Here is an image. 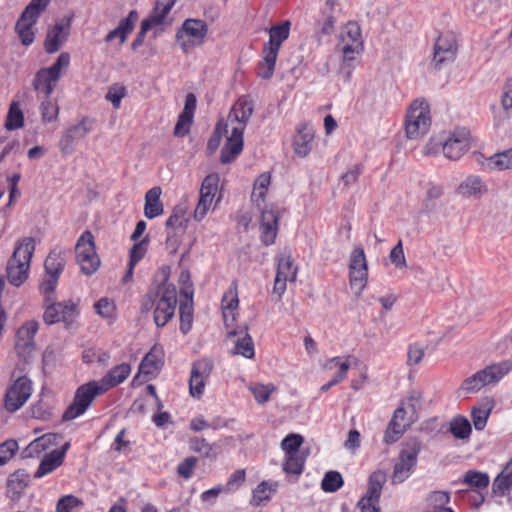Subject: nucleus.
Segmentation results:
<instances>
[{
	"instance_id": "nucleus-1",
	"label": "nucleus",
	"mask_w": 512,
	"mask_h": 512,
	"mask_svg": "<svg viewBox=\"0 0 512 512\" xmlns=\"http://www.w3.org/2000/svg\"><path fill=\"white\" fill-rule=\"evenodd\" d=\"M169 269L161 268L155 276L157 290L155 297H159L154 310V322L157 327H164L174 316L177 305L176 287L168 284Z\"/></svg>"
},
{
	"instance_id": "nucleus-2",
	"label": "nucleus",
	"mask_w": 512,
	"mask_h": 512,
	"mask_svg": "<svg viewBox=\"0 0 512 512\" xmlns=\"http://www.w3.org/2000/svg\"><path fill=\"white\" fill-rule=\"evenodd\" d=\"M34 251L35 240L32 237H25L16 244L6 268L7 279L11 285L19 287L28 278L30 262Z\"/></svg>"
},
{
	"instance_id": "nucleus-3",
	"label": "nucleus",
	"mask_w": 512,
	"mask_h": 512,
	"mask_svg": "<svg viewBox=\"0 0 512 512\" xmlns=\"http://www.w3.org/2000/svg\"><path fill=\"white\" fill-rule=\"evenodd\" d=\"M289 32V21L269 29V41L264 45L262 61L257 65V75L260 78L267 80L273 76L279 49L282 43L289 37Z\"/></svg>"
},
{
	"instance_id": "nucleus-4",
	"label": "nucleus",
	"mask_w": 512,
	"mask_h": 512,
	"mask_svg": "<svg viewBox=\"0 0 512 512\" xmlns=\"http://www.w3.org/2000/svg\"><path fill=\"white\" fill-rule=\"evenodd\" d=\"M512 371V361L505 360L493 363L467 377L459 388L464 393H476L483 387L498 383Z\"/></svg>"
},
{
	"instance_id": "nucleus-5",
	"label": "nucleus",
	"mask_w": 512,
	"mask_h": 512,
	"mask_svg": "<svg viewBox=\"0 0 512 512\" xmlns=\"http://www.w3.org/2000/svg\"><path fill=\"white\" fill-rule=\"evenodd\" d=\"M431 126L430 107L425 99L414 100L406 114L405 132L409 139L426 135Z\"/></svg>"
},
{
	"instance_id": "nucleus-6",
	"label": "nucleus",
	"mask_w": 512,
	"mask_h": 512,
	"mask_svg": "<svg viewBox=\"0 0 512 512\" xmlns=\"http://www.w3.org/2000/svg\"><path fill=\"white\" fill-rule=\"evenodd\" d=\"M66 264V254L60 248L52 249L44 262L45 278L40 285V291L47 300H52L58 279Z\"/></svg>"
},
{
	"instance_id": "nucleus-7",
	"label": "nucleus",
	"mask_w": 512,
	"mask_h": 512,
	"mask_svg": "<svg viewBox=\"0 0 512 512\" xmlns=\"http://www.w3.org/2000/svg\"><path fill=\"white\" fill-rule=\"evenodd\" d=\"M45 311L43 320L47 325L63 322L66 328H69L79 315L78 303L73 300L56 302L55 294H52V300L44 297Z\"/></svg>"
},
{
	"instance_id": "nucleus-8",
	"label": "nucleus",
	"mask_w": 512,
	"mask_h": 512,
	"mask_svg": "<svg viewBox=\"0 0 512 512\" xmlns=\"http://www.w3.org/2000/svg\"><path fill=\"white\" fill-rule=\"evenodd\" d=\"M103 393L104 391H102L97 381H90L79 386L75 392L73 402L64 411L62 419L70 421L79 417L89 408L93 400Z\"/></svg>"
},
{
	"instance_id": "nucleus-9",
	"label": "nucleus",
	"mask_w": 512,
	"mask_h": 512,
	"mask_svg": "<svg viewBox=\"0 0 512 512\" xmlns=\"http://www.w3.org/2000/svg\"><path fill=\"white\" fill-rule=\"evenodd\" d=\"M421 450V444L417 440H411L400 452L398 460L394 464L391 481L393 484L404 482L412 473L417 463V457Z\"/></svg>"
},
{
	"instance_id": "nucleus-10",
	"label": "nucleus",
	"mask_w": 512,
	"mask_h": 512,
	"mask_svg": "<svg viewBox=\"0 0 512 512\" xmlns=\"http://www.w3.org/2000/svg\"><path fill=\"white\" fill-rule=\"evenodd\" d=\"M208 26L203 20L186 19L176 33V40L182 50L187 53L193 47L203 43Z\"/></svg>"
},
{
	"instance_id": "nucleus-11",
	"label": "nucleus",
	"mask_w": 512,
	"mask_h": 512,
	"mask_svg": "<svg viewBox=\"0 0 512 512\" xmlns=\"http://www.w3.org/2000/svg\"><path fill=\"white\" fill-rule=\"evenodd\" d=\"M32 393V382L26 376L17 378L5 393L4 407L8 412L19 410Z\"/></svg>"
},
{
	"instance_id": "nucleus-12",
	"label": "nucleus",
	"mask_w": 512,
	"mask_h": 512,
	"mask_svg": "<svg viewBox=\"0 0 512 512\" xmlns=\"http://www.w3.org/2000/svg\"><path fill=\"white\" fill-rule=\"evenodd\" d=\"M219 180L217 173H211L202 181L199 200L193 213L195 221L201 222L206 217L218 191Z\"/></svg>"
},
{
	"instance_id": "nucleus-13",
	"label": "nucleus",
	"mask_w": 512,
	"mask_h": 512,
	"mask_svg": "<svg viewBox=\"0 0 512 512\" xmlns=\"http://www.w3.org/2000/svg\"><path fill=\"white\" fill-rule=\"evenodd\" d=\"M386 479V473L381 470H377L370 475L367 493L358 502L361 512H381L379 499Z\"/></svg>"
},
{
	"instance_id": "nucleus-14",
	"label": "nucleus",
	"mask_w": 512,
	"mask_h": 512,
	"mask_svg": "<svg viewBox=\"0 0 512 512\" xmlns=\"http://www.w3.org/2000/svg\"><path fill=\"white\" fill-rule=\"evenodd\" d=\"M39 324L36 321H28L24 323L18 330L15 336V351L17 355L25 362L32 358L36 350L34 341L35 335L38 331Z\"/></svg>"
},
{
	"instance_id": "nucleus-15",
	"label": "nucleus",
	"mask_w": 512,
	"mask_h": 512,
	"mask_svg": "<svg viewBox=\"0 0 512 512\" xmlns=\"http://www.w3.org/2000/svg\"><path fill=\"white\" fill-rule=\"evenodd\" d=\"M341 50L344 61H352L355 54L363 51V40L360 26L356 22H348L340 35Z\"/></svg>"
},
{
	"instance_id": "nucleus-16",
	"label": "nucleus",
	"mask_w": 512,
	"mask_h": 512,
	"mask_svg": "<svg viewBox=\"0 0 512 512\" xmlns=\"http://www.w3.org/2000/svg\"><path fill=\"white\" fill-rule=\"evenodd\" d=\"M456 54V36L452 32L441 33L434 45L432 64L439 69L443 64L454 61Z\"/></svg>"
},
{
	"instance_id": "nucleus-17",
	"label": "nucleus",
	"mask_w": 512,
	"mask_h": 512,
	"mask_svg": "<svg viewBox=\"0 0 512 512\" xmlns=\"http://www.w3.org/2000/svg\"><path fill=\"white\" fill-rule=\"evenodd\" d=\"M471 135L467 128L455 129L443 144V154L450 160H458L470 148Z\"/></svg>"
},
{
	"instance_id": "nucleus-18",
	"label": "nucleus",
	"mask_w": 512,
	"mask_h": 512,
	"mask_svg": "<svg viewBox=\"0 0 512 512\" xmlns=\"http://www.w3.org/2000/svg\"><path fill=\"white\" fill-rule=\"evenodd\" d=\"M92 123L93 121L90 118L84 117L79 123L64 131L58 144L62 154L69 155L73 153L75 141L85 138L90 133Z\"/></svg>"
},
{
	"instance_id": "nucleus-19",
	"label": "nucleus",
	"mask_w": 512,
	"mask_h": 512,
	"mask_svg": "<svg viewBox=\"0 0 512 512\" xmlns=\"http://www.w3.org/2000/svg\"><path fill=\"white\" fill-rule=\"evenodd\" d=\"M213 370V362L209 359H200L193 363L189 380L191 396L199 398L204 391L206 379Z\"/></svg>"
},
{
	"instance_id": "nucleus-20",
	"label": "nucleus",
	"mask_w": 512,
	"mask_h": 512,
	"mask_svg": "<svg viewBox=\"0 0 512 512\" xmlns=\"http://www.w3.org/2000/svg\"><path fill=\"white\" fill-rule=\"evenodd\" d=\"M297 267L294 266V261L291 255H281L278 259L277 273L274 281L273 292L279 298L286 291L287 282H295L297 277Z\"/></svg>"
},
{
	"instance_id": "nucleus-21",
	"label": "nucleus",
	"mask_w": 512,
	"mask_h": 512,
	"mask_svg": "<svg viewBox=\"0 0 512 512\" xmlns=\"http://www.w3.org/2000/svg\"><path fill=\"white\" fill-rule=\"evenodd\" d=\"M252 114L253 102L246 98H240L231 108L226 124L243 133Z\"/></svg>"
},
{
	"instance_id": "nucleus-22",
	"label": "nucleus",
	"mask_w": 512,
	"mask_h": 512,
	"mask_svg": "<svg viewBox=\"0 0 512 512\" xmlns=\"http://www.w3.org/2000/svg\"><path fill=\"white\" fill-rule=\"evenodd\" d=\"M261 240L268 246L275 242L278 232V214L271 208H265L261 212Z\"/></svg>"
},
{
	"instance_id": "nucleus-23",
	"label": "nucleus",
	"mask_w": 512,
	"mask_h": 512,
	"mask_svg": "<svg viewBox=\"0 0 512 512\" xmlns=\"http://www.w3.org/2000/svg\"><path fill=\"white\" fill-rule=\"evenodd\" d=\"M70 29V18L67 19L66 23L57 22L51 27L46 35L44 42V48L47 53L57 52L62 44L66 41L69 35Z\"/></svg>"
},
{
	"instance_id": "nucleus-24",
	"label": "nucleus",
	"mask_w": 512,
	"mask_h": 512,
	"mask_svg": "<svg viewBox=\"0 0 512 512\" xmlns=\"http://www.w3.org/2000/svg\"><path fill=\"white\" fill-rule=\"evenodd\" d=\"M406 411L403 407L395 410L391 421L389 422L384 435V442L392 444L398 441L404 434L410 423L405 419Z\"/></svg>"
},
{
	"instance_id": "nucleus-25",
	"label": "nucleus",
	"mask_w": 512,
	"mask_h": 512,
	"mask_svg": "<svg viewBox=\"0 0 512 512\" xmlns=\"http://www.w3.org/2000/svg\"><path fill=\"white\" fill-rule=\"evenodd\" d=\"M242 150L243 133H241L240 130H237V128H231V134L227 137L226 143L221 150V163H231L242 152Z\"/></svg>"
},
{
	"instance_id": "nucleus-26",
	"label": "nucleus",
	"mask_w": 512,
	"mask_h": 512,
	"mask_svg": "<svg viewBox=\"0 0 512 512\" xmlns=\"http://www.w3.org/2000/svg\"><path fill=\"white\" fill-rule=\"evenodd\" d=\"M315 131L308 124L299 125L297 134L294 137V151L300 157H305L312 149Z\"/></svg>"
},
{
	"instance_id": "nucleus-27",
	"label": "nucleus",
	"mask_w": 512,
	"mask_h": 512,
	"mask_svg": "<svg viewBox=\"0 0 512 512\" xmlns=\"http://www.w3.org/2000/svg\"><path fill=\"white\" fill-rule=\"evenodd\" d=\"M164 351L160 346L154 345L145 355L139 365V374L154 375L157 373L164 363Z\"/></svg>"
},
{
	"instance_id": "nucleus-28",
	"label": "nucleus",
	"mask_w": 512,
	"mask_h": 512,
	"mask_svg": "<svg viewBox=\"0 0 512 512\" xmlns=\"http://www.w3.org/2000/svg\"><path fill=\"white\" fill-rule=\"evenodd\" d=\"M229 336H238L235 341L233 353L241 355L247 359H252L255 356L254 342L252 337L248 334V327L245 326L243 329L229 332Z\"/></svg>"
},
{
	"instance_id": "nucleus-29",
	"label": "nucleus",
	"mask_w": 512,
	"mask_h": 512,
	"mask_svg": "<svg viewBox=\"0 0 512 512\" xmlns=\"http://www.w3.org/2000/svg\"><path fill=\"white\" fill-rule=\"evenodd\" d=\"M487 191L486 184L477 175L468 176L457 188V193L464 198H480Z\"/></svg>"
},
{
	"instance_id": "nucleus-30",
	"label": "nucleus",
	"mask_w": 512,
	"mask_h": 512,
	"mask_svg": "<svg viewBox=\"0 0 512 512\" xmlns=\"http://www.w3.org/2000/svg\"><path fill=\"white\" fill-rule=\"evenodd\" d=\"M131 372V367L127 363H122L110 369L108 373L98 382L104 393L126 380Z\"/></svg>"
},
{
	"instance_id": "nucleus-31",
	"label": "nucleus",
	"mask_w": 512,
	"mask_h": 512,
	"mask_svg": "<svg viewBox=\"0 0 512 512\" xmlns=\"http://www.w3.org/2000/svg\"><path fill=\"white\" fill-rule=\"evenodd\" d=\"M36 18H31L27 14L22 13L15 25V31L24 46H29L34 42L35 33L34 25L37 23Z\"/></svg>"
},
{
	"instance_id": "nucleus-32",
	"label": "nucleus",
	"mask_w": 512,
	"mask_h": 512,
	"mask_svg": "<svg viewBox=\"0 0 512 512\" xmlns=\"http://www.w3.org/2000/svg\"><path fill=\"white\" fill-rule=\"evenodd\" d=\"M161 193L160 187H153L147 191L145 195L144 214L148 219H153L163 213V204L160 201Z\"/></svg>"
},
{
	"instance_id": "nucleus-33",
	"label": "nucleus",
	"mask_w": 512,
	"mask_h": 512,
	"mask_svg": "<svg viewBox=\"0 0 512 512\" xmlns=\"http://www.w3.org/2000/svg\"><path fill=\"white\" fill-rule=\"evenodd\" d=\"M59 435L55 433H47L32 441L24 450L26 457L38 456L53 445H57Z\"/></svg>"
},
{
	"instance_id": "nucleus-34",
	"label": "nucleus",
	"mask_w": 512,
	"mask_h": 512,
	"mask_svg": "<svg viewBox=\"0 0 512 512\" xmlns=\"http://www.w3.org/2000/svg\"><path fill=\"white\" fill-rule=\"evenodd\" d=\"M239 300L237 295V285L234 281L232 286L226 292L222 299L223 318L226 326H228V317L231 316V320L234 321V311L238 308Z\"/></svg>"
},
{
	"instance_id": "nucleus-35",
	"label": "nucleus",
	"mask_w": 512,
	"mask_h": 512,
	"mask_svg": "<svg viewBox=\"0 0 512 512\" xmlns=\"http://www.w3.org/2000/svg\"><path fill=\"white\" fill-rule=\"evenodd\" d=\"M29 481V475L23 469H19L12 473L7 480L8 492L12 494V497H19L20 494L27 487Z\"/></svg>"
},
{
	"instance_id": "nucleus-36",
	"label": "nucleus",
	"mask_w": 512,
	"mask_h": 512,
	"mask_svg": "<svg viewBox=\"0 0 512 512\" xmlns=\"http://www.w3.org/2000/svg\"><path fill=\"white\" fill-rule=\"evenodd\" d=\"M512 487V459L494 479L492 489L495 494L503 496Z\"/></svg>"
},
{
	"instance_id": "nucleus-37",
	"label": "nucleus",
	"mask_w": 512,
	"mask_h": 512,
	"mask_svg": "<svg viewBox=\"0 0 512 512\" xmlns=\"http://www.w3.org/2000/svg\"><path fill=\"white\" fill-rule=\"evenodd\" d=\"M175 4V0H156L155 6L148 18L151 26L160 25Z\"/></svg>"
},
{
	"instance_id": "nucleus-38",
	"label": "nucleus",
	"mask_w": 512,
	"mask_h": 512,
	"mask_svg": "<svg viewBox=\"0 0 512 512\" xmlns=\"http://www.w3.org/2000/svg\"><path fill=\"white\" fill-rule=\"evenodd\" d=\"M484 167L496 171L512 169V148L486 159Z\"/></svg>"
},
{
	"instance_id": "nucleus-39",
	"label": "nucleus",
	"mask_w": 512,
	"mask_h": 512,
	"mask_svg": "<svg viewBox=\"0 0 512 512\" xmlns=\"http://www.w3.org/2000/svg\"><path fill=\"white\" fill-rule=\"evenodd\" d=\"M63 464V461L53 451L44 455L41 460L38 469L34 473V478H42Z\"/></svg>"
},
{
	"instance_id": "nucleus-40",
	"label": "nucleus",
	"mask_w": 512,
	"mask_h": 512,
	"mask_svg": "<svg viewBox=\"0 0 512 512\" xmlns=\"http://www.w3.org/2000/svg\"><path fill=\"white\" fill-rule=\"evenodd\" d=\"M57 81L52 80V76L48 74L44 68L40 69L33 80V87L35 90L43 92L46 97H50Z\"/></svg>"
},
{
	"instance_id": "nucleus-41",
	"label": "nucleus",
	"mask_w": 512,
	"mask_h": 512,
	"mask_svg": "<svg viewBox=\"0 0 512 512\" xmlns=\"http://www.w3.org/2000/svg\"><path fill=\"white\" fill-rule=\"evenodd\" d=\"M4 126L9 131L19 129L24 126V115L18 102L13 101L10 104Z\"/></svg>"
},
{
	"instance_id": "nucleus-42",
	"label": "nucleus",
	"mask_w": 512,
	"mask_h": 512,
	"mask_svg": "<svg viewBox=\"0 0 512 512\" xmlns=\"http://www.w3.org/2000/svg\"><path fill=\"white\" fill-rule=\"evenodd\" d=\"M500 4L494 0H476L472 5V12L475 16L481 18H491L499 9Z\"/></svg>"
},
{
	"instance_id": "nucleus-43",
	"label": "nucleus",
	"mask_w": 512,
	"mask_h": 512,
	"mask_svg": "<svg viewBox=\"0 0 512 512\" xmlns=\"http://www.w3.org/2000/svg\"><path fill=\"white\" fill-rule=\"evenodd\" d=\"M449 431L455 438L468 439L472 428L470 422L465 417L457 416L450 422Z\"/></svg>"
},
{
	"instance_id": "nucleus-44",
	"label": "nucleus",
	"mask_w": 512,
	"mask_h": 512,
	"mask_svg": "<svg viewBox=\"0 0 512 512\" xmlns=\"http://www.w3.org/2000/svg\"><path fill=\"white\" fill-rule=\"evenodd\" d=\"M186 207L178 205L173 208L172 214L166 221V227L176 232L178 229L184 230L188 223V219L185 217Z\"/></svg>"
},
{
	"instance_id": "nucleus-45",
	"label": "nucleus",
	"mask_w": 512,
	"mask_h": 512,
	"mask_svg": "<svg viewBox=\"0 0 512 512\" xmlns=\"http://www.w3.org/2000/svg\"><path fill=\"white\" fill-rule=\"evenodd\" d=\"M180 314V330L183 334H187L193 322V305L192 299L182 302L179 307Z\"/></svg>"
},
{
	"instance_id": "nucleus-46",
	"label": "nucleus",
	"mask_w": 512,
	"mask_h": 512,
	"mask_svg": "<svg viewBox=\"0 0 512 512\" xmlns=\"http://www.w3.org/2000/svg\"><path fill=\"white\" fill-rule=\"evenodd\" d=\"M344 484L342 475L337 471H328L325 473L321 488L324 492L333 493L339 490Z\"/></svg>"
},
{
	"instance_id": "nucleus-47",
	"label": "nucleus",
	"mask_w": 512,
	"mask_h": 512,
	"mask_svg": "<svg viewBox=\"0 0 512 512\" xmlns=\"http://www.w3.org/2000/svg\"><path fill=\"white\" fill-rule=\"evenodd\" d=\"M368 268L349 272V284L356 296H359L367 285Z\"/></svg>"
},
{
	"instance_id": "nucleus-48",
	"label": "nucleus",
	"mask_w": 512,
	"mask_h": 512,
	"mask_svg": "<svg viewBox=\"0 0 512 512\" xmlns=\"http://www.w3.org/2000/svg\"><path fill=\"white\" fill-rule=\"evenodd\" d=\"M489 476L486 473L476 470H469L466 472L463 483L476 489H486L489 485Z\"/></svg>"
},
{
	"instance_id": "nucleus-49",
	"label": "nucleus",
	"mask_w": 512,
	"mask_h": 512,
	"mask_svg": "<svg viewBox=\"0 0 512 512\" xmlns=\"http://www.w3.org/2000/svg\"><path fill=\"white\" fill-rule=\"evenodd\" d=\"M76 258L78 256H82L83 254L94 255L95 246H94V237L90 231H85L80 238L78 239L75 246Z\"/></svg>"
},
{
	"instance_id": "nucleus-50",
	"label": "nucleus",
	"mask_w": 512,
	"mask_h": 512,
	"mask_svg": "<svg viewBox=\"0 0 512 512\" xmlns=\"http://www.w3.org/2000/svg\"><path fill=\"white\" fill-rule=\"evenodd\" d=\"M76 261L80 266L81 272L88 276L95 273L100 266V259L97 254H83L82 256H78Z\"/></svg>"
},
{
	"instance_id": "nucleus-51",
	"label": "nucleus",
	"mask_w": 512,
	"mask_h": 512,
	"mask_svg": "<svg viewBox=\"0 0 512 512\" xmlns=\"http://www.w3.org/2000/svg\"><path fill=\"white\" fill-rule=\"evenodd\" d=\"M138 20V13L135 10L129 12L128 16L122 19L118 26V32H120V44H123L128 35L133 31L135 23Z\"/></svg>"
},
{
	"instance_id": "nucleus-52",
	"label": "nucleus",
	"mask_w": 512,
	"mask_h": 512,
	"mask_svg": "<svg viewBox=\"0 0 512 512\" xmlns=\"http://www.w3.org/2000/svg\"><path fill=\"white\" fill-rule=\"evenodd\" d=\"M304 465V458L301 452H294L293 454H287L286 460L283 464V470L286 473L299 475L302 473Z\"/></svg>"
},
{
	"instance_id": "nucleus-53",
	"label": "nucleus",
	"mask_w": 512,
	"mask_h": 512,
	"mask_svg": "<svg viewBox=\"0 0 512 512\" xmlns=\"http://www.w3.org/2000/svg\"><path fill=\"white\" fill-rule=\"evenodd\" d=\"M277 484L267 481H262L253 490L252 501L255 505H259L261 502L270 498V493L276 491Z\"/></svg>"
},
{
	"instance_id": "nucleus-54",
	"label": "nucleus",
	"mask_w": 512,
	"mask_h": 512,
	"mask_svg": "<svg viewBox=\"0 0 512 512\" xmlns=\"http://www.w3.org/2000/svg\"><path fill=\"white\" fill-rule=\"evenodd\" d=\"M69 63L70 55L67 52H63L58 56L52 66L44 68V70L52 76V80L58 81L61 77V70L67 68Z\"/></svg>"
},
{
	"instance_id": "nucleus-55",
	"label": "nucleus",
	"mask_w": 512,
	"mask_h": 512,
	"mask_svg": "<svg viewBox=\"0 0 512 512\" xmlns=\"http://www.w3.org/2000/svg\"><path fill=\"white\" fill-rule=\"evenodd\" d=\"M83 506V502L76 496L69 494L62 496L56 504V512H72L75 508Z\"/></svg>"
},
{
	"instance_id": "nucleus-56",
	"label": "nucleus",
	"mask_w": 512,
	"mask_h": 512,
	"mask_svg": "<svg viewBox=\"0 0 512 512\" xmlns=\"http://www.w3.org/2000/svg\"><path fill=\"white\" fill-rule=\"evenodd\" d=\"M40 110L43 122L54 121L57 119L59 114L58 105L52 100H50L49 97H46V99L42 101Z\"/></svg>"
},
{
	"instance_id": "nucleus-57",
	"label": "nucleus",
	"mask_w": 512,
	"mask_h": 512,
	"mask_svg": "<svg viewBox=\"0 0 512 512\" xmlns=\"http://www.w3.org/2000/svg\"><path fill=\"white\" fill-rule=\"evenodd\" d=\"M368 268L364 250L361 247L353 249L349 259V272Z\"/></svg>"
},
{
	"instance_id": "nucleus-58",
	"label": "nucleus",
	"mask_w": 512,
	"mask_h": 512,
	"mask_svg": "<svg viewBox=\"0 0 512 512\" xmlns=\"http://www.w3.org/2000/svg\"><path fill=\"white\" fill-rule=\"evenodd\" d=\"M223 133H228V124L219 121L207 143V149L210 153H213L219 147Z\"/></svg>"
},
{
	"instance_id": "nucleus-59",
	"label": "nucleus",
	"mask_w": 512,
	"mask_h": 512,
	"mask_svg": "<svg viewBox=\"0 0 512 512\" xmlns=\"http://www.w3.org/2000/svg\"><path fill=\"white\" fill-rule=\"evenodd\" d=\"M250 389L255 397V400L259 404H263L269 400L271 393L275 390V387L272 384H255Z\"/></svg>"
},
{
	"instance_id": "nucleus-60",
	"label": "nucleus",
	"mask_w": 512,
	"mask_h": 512,
	"mask_svg": "<svg viewBox=\"0 0 512 512\" xmlns=\"http://www.w3.org/2000/svg\"><path fill=\"white\" fill-rule=\"evenodd\" d=\"M303 443V437L299 434H289L286 436L281 443L282 449L287 454H293L294 452H300L299 448Z\"/></svg>"
},
{
	"instance_id": "nucleus-61",
	"label": "nucleus",
	"mask_w": 512,
	"mask_h": 512,
	"mask_svg": "<svg viewBox=\"0 0 512 512\" xmlns=\"http://www.w3.org/2000/svg\"><path fill=\"white\" fill-rule=\"evenodd\" d=\"M126 96V88L119 84H114L109 87L106 94V99L110 101L114 108L120 107L122 98Z\"/></svg>"
},
{
	"instance_id": "nucleus-62",
	"label": "nucleus",
	"mask_w": 512,
	"mask_h": 512,
	"mask_svg": "<svg viewBox=\"0 0 512 512\" xmlns=\"http://www.w3.org/2000/svg\"><path fill=\"white\" fill-rule=\"evenodd\" d=\"M49 3L50 0H31L22 13L27 14L31 18L38 19Z\"/></svg>"
},
{
	"instance_id": "nucleus-63",
	"label": "nucleus",
	"mask_w": 512,
	"mask_h": 512,
	"mask_svg": "<svg viewBox=\"0 0 512 512\" xmlns=\"http://www.w3.org/2000/svg\"><path fill=\"white\" fill-rule=\"evenodd\" d=\"M427 500L434 509H446L444 505L450 501V495L446 491H434L428 496Z\"/></svg>"
},
{
	"instance_id": "nucleus-64",
	"label": "nucleus",
	"mask_w": 512,
	"mask_h": 512,
	"mask_svg": "<svg viewBox=\"0 0 512 512\" xmlns=\"http://www.w3.org/2000/svg\"><path fill=\"white\" fill-rule=\"evenodd\" d=\"M490 413V409H481L474 407L471 411V417L473 425L476 430H482L486 426L487 419Z\"/></svg>"
}]
</instances>
